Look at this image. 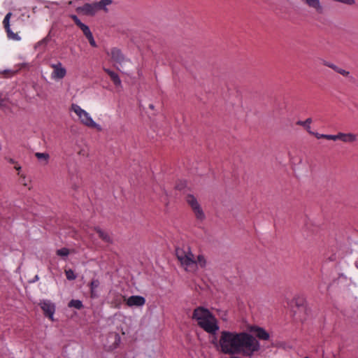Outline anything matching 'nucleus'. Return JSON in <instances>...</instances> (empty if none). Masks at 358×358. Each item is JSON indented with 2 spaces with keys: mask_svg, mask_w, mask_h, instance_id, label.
Instances as JSON below:
<instances>
[{
  "mask_svg": "<svg viewBox=\"0 0 358 358\" xmlns=\"http://www.w3.org/2000/svg\"><path fill=\"white\" fill-rule=\"evenodd\" d=\"M222 353L252 357L260 350V343L256 337L245 331H222L219 339Z\"/></svg>",
  "mask_w": 358,
  "mask_h": 358,
  "instance_id": "f257e3e1",
  "label": "nucleus"
},
{
  "mask_svg": "<svg viewBox=\"0 0 358 358\" xmlns=\"http://www.w3.org/2000/svg\"><path fill=\"white\" fill-rule=\"evenodd\" d=\"M176 255L181 266L187 272L195 273L199 267L203 268L206 266V260L204 256L199 255L195 258L188 247L176 248Z\"/></svg>",
  "mask_w": 358,
  "mask_h": 358,
  "instance_id": "f03ea898",
  "label": "nucleus"
},
{
  "mask_svg": "<svg viewBox=\"0 0 358 358\" xmlns=\"http://www.w3.org/2000/svg\"><path fill=\"white\" fill-rule=\"evenodd\" d=\"M192 319L197 322L199 327L210 334L215 335L220 329L216 317L204 307L196 308L193 311Z\"/></svg>",
  "mask_w": 358,
  "mask_h": 358,
  "instance_id": "7ed1b4c3",
  "label": "nucleus"
},
{
  "mask_svg": "<svg viewBox=\"0 0 358 358\" xmlns=\"http://www.w3.org/2000/svg\"><path fill=\"white\" fill-rule=\"evenodd\" d=\"M112 0H101L92 3H87L82 6L78 7L76 11L86 15L93 16L99 10L108 12L107 6L112 4Z\"/></svg>",
  "mask_w": 358,
  "mask_h": 358,
  "instance_id": "20e7f679",
  "label": "nucleus"
},
{
  "mask_svg": "<svg viewBox=\"0 0 358 358\" xmlns=\"http://www.w3.org/2000/svg\"><path fill=\"white\" fill-rule=\"evenodd\" d=\"M71 110L73 111L79 117L80 122L91 128H99V125H98L91 117L90 114L80 108L77 104L73 103L71 107Z\"/></svg>",
  "mask_w": 358,
  "mask_h": 358,
  "instance_id": "39448f33",
  "label": "nucleus"
},
{
  "mask_svg": "<svg viewBox=\"0 0 358 358\" xmlns=\"http://www.w3.org/2000/svg\"><path fill=\"white\" fill-rule=\"evenodd\" d=\"M185 201L193 211L196 220L203 222L206 218V215L196 198L192 194H187Z\"/></svg>",
  "mask_w": 358,
  "mask_h": 358,
  "instance_id": "423d86ee",
  "label": "nucleus"
},
{
  "mask_svg": "<svg viewBox=\"0 0 358 358\" xmlns=\"http://www.w3.org/2000/svg\"><path fill=\"white\" fill-rule=\"evenodd\" d=\"M50 66L52 69L50 75L52 80H62L66 76V69L63 66L60 62L55 64H51Z\"/></svg>",
  "mask_w": 358,
  "mask_h": 358,
  "instance_id": "0eeeda50",
  "label": "nucleus"
},
{
  "mask_svg": "<svg viewBox=\"0 0 358 358\" xmlns=\"http://www.w3.org/2000/svg\"><path fill=\"white\" fill-rule=\"evenodd\" d=\"M39 306L42 309L45 316L50 320H53V315L55 312V306L50 300H43L39 303Z\"/></svg>",
  "mask_w": 358,
  "mask_h": 358,
  "instance_id": "6e6552de",
  "label": "nucleus"
},
{
  "mask_svg": "<svg viewBox=\"0 0 358 358\" xmlns=\"http://www.w3.org/2000/svg\"><path fill=\"white\" fill-rule=\"evenodd\" d=\"M145 303V299L143 296L134 295L131 296L126 300V304L129 307H141L144 306Z\"/></svg>",
  "mask_w": 358,
  "mask_h": 358,
  "instance_id": "1a4fd4ad",
  "label": "nucleus"
},
{
  "mask_svg": "<svg viewBox=\"0 0 358 358\" xmlns=\"http://www.w3.org/2000/svg\"><path fill=\"white\" fill-rule=\"evenodd\" d=\"M108 55H110L111 59L114 62L120 65L125 61L124 56L122 53L121 50L117 48H112Z\"/></svg>",
  "mask_w": 358,
  "mask_h": 358,
  "instance_id": "9d476101",
  "label": "nucleus"
},
{
  "mask_svg": "<svg viewBox=\"0 0 358 358\" xmlns=\"http://www.w3.org/2000/svg\"><path fill=\"white\" fill-rule=\"evenodd\" d=\"M100 282L98 279H93L89 284L90 297L92 299H96L99 297V294L96 292V289L99 287Z\"/></svg>",
  "mask_w": 358,
  "mask_h": 358,
  "instance_id": "9b49d317",
  "label": "nucleus"
},
{
  "mask_svg": "<svg viewBox=\"0 0 358 358\" xmlns=\"http://www.w3.org/2000/svg\"><path fill=\"white\" fill-rule=\"evenodd\" d=\"M340 140L344 143H353L357 141V136L352 133L340 132Z\"/></svg>",
  "mask_w": 358,
  "mask_h": 358,
  "instance_id": "f8f14e48",
  "label": "nucleus"
},
{
  "mask_svg": "<svg viewBox=\"0 0 358 358\" xmlns=\"http://www.w3.org/2000/svg\"><path fill=\"white\" fill-rule=\"evenodd\" d=\"M103 70L110 76L111 80L115 86L121 85V80L116 73L108 69H103Z\"/></svg>",
  "mask_w": 358,
  "mask_h": 358,
  "instance_id": "ddd939ff",
  "label": "nucleus"
},
{
  "mask_svg": "<svg viewBox=\"0 0 358 358\" xmlns=\"http://www.w3.org/2000/svg\"><path fill=\"white\" fill-rule=\"evenodd\" d=\"M126 297L122 294H115L114 299H113L111 304L113 307L116 308H120L122 301L126 302Z\"/></svg>",
  "mask_w": 358,
  "mask_h": 358,
  "instance_id": "4468645a",
  "label": "nucleus"
},
{
  "mask_svg": "<svg viewBox=\"0 0 358 358\" xmlns=\"http://www.w3.org/2000/svg\"><path fill=\"white\" fill-rule=\"evenodd\" d=\"M323 64L334 69L335 71H336L337 73L344 76H347L348 74H349V72L343 69H341L339 68L338 66L334 65V64H331L330 62H326L324 61L323 62Z\"/></svg>",
  "mask_w": 358,
  "mask_h": 358,
  "instance_id": "2eb2a0df",
  "label": "nucleus"
},
{
  "mask_svg": "<svg viewBox=\"0 0 358 358\" xmlns=\"http://www.w3.org/2000/svg\"><path fill=\"white\" fill-rule=\"evenodd\" d=\"M256 336L264 341H267L269 338V334L262 328L257 327L255 329Z\"/></svg>",
  "mask_w": 358,
  "mask_h": 358,
  "instance_id": "dca6fc26",
  "label": "nucleus"
},
{
  "mask_svg": "<svg viewBox=\"0 0 358 358\" xmlns=\"http://www.w3.org/2000/svg\"><path fill=\"white\" fill-rule=\"evenodd\" d=\"M95 231L99 234L100 238H101L106 243H110L111 238L108 234L99 228H95Z\"/></svg>",
  "mask_w": 358,
  "mask_h": 358,
  "instance_id": "f3484780",
  "label": "nucleus"
},
{
  "mask_svg": "<svg viewBox=\"0 0 358 358\" xmlns=\"http://www.w3.org/2000/svg\"><path fill=\"white\" fill-rule=\"evenodd\" d=\"M6 32L7 34V36L9 39L13 40V41H20L21 39L20 36L18 35L17 33H14L12 31L10 28H8L6 29Z\"/></svg>",
  "mask_w": 358,
  "mask_h": 358,
  "instance_id": "a211bd4d",
  "label": "nucleus"
},
{
  "mask_svg": "<svg viewBox=\"0 0 358 358\" xmlns=\"http://www.w3.org/2000/svg\"><path fill=\"white\" fill-rule=\"evenodd\" d=\"M69 307H73L76 309H81L83 308V303L80 300L72 299L69 303Z\"/></svg>",
  "mask_w": 358,
  "mask_h": 358,
  "instance_id": "6ab92c4d",
  "label": "nucleus"
},
{
  "mask_svg": "<svg viewBox=\"0 0 358 358\" xmlns=\"http://www.w3.org/2000/svg\"><path fill=\"white\" fill-rule=\"evenodd\" d=\"M35 156L38 160L44 161L45 164H48L50 158V155L48 153L36 152Z\"/></svg>",
  "mask_w": 358,
  "mask_h": 358,
  "instance_id": "aec40b11",
  "label": "nucleus"
},
{
  "mask_svg": "<svg viewBox=\"0 0 358 358\" xmlns=\"http://www.w3.org/2000/svg\"><path fill=\"white\" fill-rule=\"evenodd\" d=\"M311 122H312V119L308 118L305 121H300V120L296 122V124L304 127L307 129V131L309 132V131H310L309 129H310V124H311Z\"/></svg>",
  "mask_w": 358,
  "mask_h": 358,
  "instance_id": "412c9836",
  "label": "nucleus"
},
{
  "mask_svg": "<svg viewBox=\"0 0 358 358\" xmlns=\"http://www.w3.org/2000/svg\"><path fill=\"white\" fill-rule=\"evenodd\" d=\"M56 254L62 257H66L69 254L70 251L66 248H62L56 251Z\"/></svg>",
  "mask_w": 358,
  "mask_h": 358,
  "instance_id": "4be33fe9",
  "label": "nucleus"
},
{
  "mask_svg": "<svg viewBox=\"0 0 358 358\" xmlns=\"http://www.w3.org/2000/svg\"><path fill=\"white\" fill-rule=\"evenodd\" d=\"M11 15V13H8L3 20V24L5 30L10 28V19Z\"/></svg>",
  "mask_w": 358,
  "mask_h": 358,
  "instance_id": "5701e85b",
  "label": "nucleus"
},
{
  "mask_svg": "<svg viewBox=\"0 0 358 358\" xmlns=\"http://www.w3.org/2000/svg\"><path fill=\"white\" fill-rule=\"evenodd\" d=\"M79 28L83 31V34L85 36V37L88 36L92 34L89 27L83 23L79 27Z\"/></svg>",
  "mask_w": 358,
  "mask_h": 358,
  "instance_id": "b1692460",
  "label": "nucleus"
},
{
  "mask_svg": "<svg viewBox=\"0 0 358 358\" xmlns=\"http://www.w3.org/2000/svg\"><path fill=\"white\" fill-rule=\"evenodd\" d=\"M66 277L69 280H73L76 278V275L74 273L73 271L71 269L65 271Z\"/></svg>",
  "mask_w": 358,
  "mask_h": 358,
  "instance_id": "393cba45",
  "label": "nucleus"
},
{
  "mask_svg": "<svg viewBox=\"0 0 358 358\" xmlns=\"http://www.w3.org/2000/svg\"><path fill=\"white\" fill-rule=\"evenodd\" d=\"M327 140L337 141L340 140V133L336 135L327 134Z\"/></svg>",
  "mask_w": 358,
  "mask_h": 358,
  "instance_id": "a878e982",
  "label": "nucleus"
},
{
  "mask_svg": "<svg viewBox=\"0 0 358 358\" xmlns=\"http://www.w3.org/2000/svg\"><path fill=\"white\" fill-rule=\"evenodd\" d=\"M187 185L185 181H180L176 184V188L178 190H182Z\"/></svg>",
  "mask_w": 358,
  "mask_h": 358,
  "instance_id": "bb28decb",
  "label": "nucleus"
},
{
  "mask_svg": "<svg viewBox=\"0 0 358 358\" xmlns=\"http://www.w3.org/2000/svg\"><path fill=\"white\" fill-rule=\"evenodd\" d=\"M71 18L78 27L83 24V22L79 20V18L76 15H71Z\"/></svg>",
  "mask_w": 358,
  "mask_h": 358,
  "instance_id": "cd10ccee",
  "label": "nucleus"
},
{
  "mask_svg": "<svg viewBox=\"0 0 358 358\" xmlns=\"http://www.w3.org/2000/svg\"><path fill=\"white\" fill-rule=\"evenodd\" d=\"M71 18L78 27L83 24V22L79 20V18L76 15H71Z\"/></svg>",
  "mask_w": 358,
  "mask_h": 358,
  "instance_id": "c85d7f7f",
  "label": "nucleus"
},
{
  "mask_svg": "<svg viewBox=\"0 0 358 358\" xmlns=\"http://www.w3.org/2000/svg\"><path fill=\"white\" fill-rule=\"evenodd\" d=\"M90 43V44L92 46V47H96V42L93 38V36H92V34H91L90 35H89L88 36L86 37Z\"/></svg>",
  "mask_w": 358,
  "mask_h": 358,
  "instance_id": "c756f323",
  "label": "nucleus"
},
{
  "mask_svg": "<svg viewBox=\"0 0 358 358\" xmlns=\"http://www.w3.org/2000/svg\"><path fill=\"white\" fill-rule=\"evenodd\" d=\"M48 41L49 39L47 37L44 38L43 39L37 43L36 47H39L41 45L45 46L48 43Z\"/></svg>",
  "mask_w": 358,
  "mask_h": 358,
  "instance_id": "7c9ffc66",
  "label": "nucleus"
},
{
  "mask_svg": "<svg viewBox=\"0 0 358 358\" xmlns=\"http://www.w3.org/2000/svg\"><path fill=\"white\" fill-rule=\"evenodd\" d=\"M310 134H313L317 139L324 138L327 139V134H321L319 133H314L309 131Z\"/></svg>",
  "mask_w": 358,
  "mask_h": 358,
  "instance_id": "2f4dec72",
  "label": "nucleus"
},
{
  "mask_svg": "<svg viewBox=\"0 0 358 358\" xmlns=\"http://www.w3.org/2000/svg\"><path fill=\"white\" fill-rule=\"evenodd\" d=\"M3 73L5 75V77H10L15 73V72L10 70H6Z\"/></svg>",
  "mask_w": 358,
  "mask_h": 358,
  "instance_id": "473e14b6",
  "label": "nucleus"
},
{
  "mask_svg": "<svg viewBox=\"0 0 358 358\" xmlns=\"http://www.w3.org/2000/svg\"><path fill=\"white\" fill-rule=\"evenodd\" d=\"M6 106V100L0 96V107L3 108Z\"/></svg>",
  "mask_w": 358,
  "mask_h": 358,
  "instance_id": "72a5a7b5",
  "label": "nucleus"
},
{
  "mask_svg": "<svg viewBox=\"0 0 358 358\" xmlns=\"http://www.w3.org/2000/svg\"><path fill=\"white\" fill-rule=\"evenodd\" d=\"M15 169L18 171V174H20L19 171L21 170V166L19 165H15Z\"/></svg>",
  "mask_w": 358,
  "mask_h": 358,
  "instance_id": "f704fd0d",
  "label": "nucleus"
},
{
  "mask_svg": "<svg viewBox=\"0 0 358 358\" xmlns=\"http://www.w3.org/2000/svg\"><path fill=\"white\" fill-rule=\"evenodd\" d=\"M9 162H10V163H11V164H14V163H15V161H14L13 159H10L9 160Z\"/></svg>",
  "mask_w": 358,
  "mask_h": 358,
  "instance_id": "c9c22d12",
  "label": "nucleus"
},
{
  "mask_svg": "<svg viewBox=\"0 0 358 358\" xmlns=\"http://www.w3.org/2000/svg\"><path fill=\"white\" fill-rule=\"evenodd\" d=\"M115 337H116V339L119 341H120V336H118V334H116Z\"/></svg>",
  "mask_w": 358,
  "mask_h": 358,
  "instance_id": "e433bc0d",
  "label": "nucleus"
},
{
  "mask_svg": "<svg viewBox=\"0 0 358 358\" xmlns=\"http://www.w3.org/2000/svg\"><path fill=\"white\" fill-rule=\"evenodd\" d=\"M229 358H244V357H236V356H231Z\"/></svg>",
  "mask_w": 358,
  "mask_h": 358,
  "instance_id": "4c0bfd02",
  "label": "nucleus"
},
{
  "mask_svg": "<svg viewBox=\"0 0 358 358\" xmlns=\"http://www.w3.org/2000/svg\"><path fill=\"white\" fill-rule=\"evenodd\" d=\"M150 108L151 109H153L154 108V106L152 104H150L149 106Z\"/></svg>",
  "mask_w": 358,
  "mask_h": 358,
  "instance_id": "58836bf2",
  "label": "nucleus"
},
{
  "mask_svg": "<svg viewBox=\"0 0 358 358\" xmlns=\"http://www.w3.org/2000/svg\"><path fill=\"white\" fill-rule=\"evenodd\" d=\"M304 358H309L308 357H305Z\"/></svg>",
  "mask_w": 358,
  "mask_h": 358,
  "instance_id": "ea45409f",
  "label": "nucleus"
},
{
  "mask_svg": "<svg viewBox=\"0 0 358 358\" xmlns=\"http://www.w3.org/2000/svg\"><path fill=\"white\" fill-rule=\"evenodd\" d=\"M357 268H358V264H357Z\"/></svg>",
  "mask_w": 358,
  "mask_h": 358,
  "instance_id": "a19ab883",
  "label": "nucleus"
}]
</instances>
